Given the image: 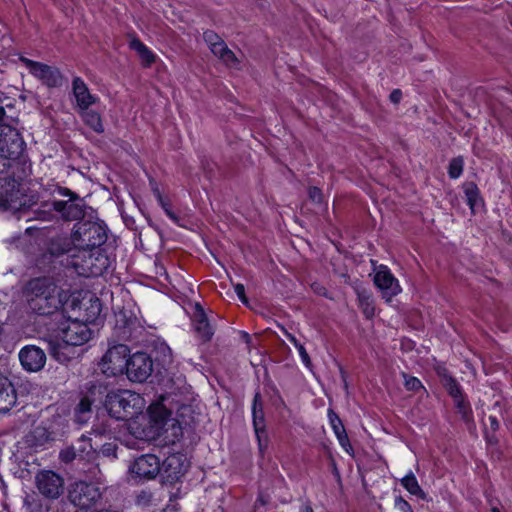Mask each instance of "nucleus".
Wrapping results in <instances>:
<instances>
[{
  "label": "nucleus",
  "instance_id": "nucleus-1",
  "mask_svg": "<svg viewBox=\"0 0 512 512\" xmlns=\"http://www.w3.org/2000/svg\"><path fill=\"white\" fill-rule=\"evenodd\" d=\"M21 176H11L0 172V207L14 213H25L34 210L37 218L50 221L55 218L50 210V196L46 192L20 189ZM46 187L43 188V190Z\"/></svg>",
  "mask_w": 512,
  "mask_h": 512
},
{
  "label": "nucleus",
  "instance_id": "nucleus-2",
  "mask_svg": "<svg viewBox=\"0 0 512 512\" xmlns=\"http://www.w3.org/2000/svg\"><path fill=\"white\" fill-rule=\"evenodd\" d=\"M26 297L30 310L38 315H51L62 306L60 288L48 277L30 280Z\"/></svg>",
  "mask_w": 512,
  "mask_h": 512
},
{
  "label": "nucleus",
  "instance_id": "nucleus-3",
  "mask_svg": "<svg viewBox=\"0 0 512 512\" xmlns=\"http://www.w3.org/2000/svg\"><path fill=\"white\" fill-rule=\"evenodd\" d=\"M44 192L50 196V210L59 214L64 221H77L84 217L85 200L76 192L58 184H49Z\"/></svg>",
  "mask_w": 512,
  "mask_h": 512
},
{
  "label": "nucleus",
  "instance_id": "nucleus-4",
  "mask_svg": "<svg viewBox=\"0 0 512 512\" xmlns=\"http://www.w3.org/2000/svg\"><path fill=\"white\" fill-rule=\"evenodd\" d=\"M26 144L16 127L0 128V172L16 175Z\"/></svg>",
  "mask_w": 512,
  "mask_h": 512
},
{
  "label": "nucleus",
  "instance_id": "nucleus-5",
  "mask_svg": "<svg viewBox=\"0 0 512 512\" xmlns=\"http://www.w3.org/2000/svg\"><path fill=\"white\" fill-rule=\"evenodd\" d=\"M104 407L116 420H128L142 412L144 399L131 390H116L106 394Z\"/></svg>",
  "mask_w": 512,
  "mask_h": 512
},
{
  "label": "nucleus",
  "instance_id": "nucleus-6",
  "mask_svg": "<svg viewBox=\"0 0 512 512\" xmlns=\"http://www.w3.org/2000/svg\"><path fill=\"white\" fill-rule=\"evenodd\" d=\"M61 334V342L58 340L48 342L49 353L57 361H64L66 359V355L61 352L63 344L69 346L84 345L92 338L93 331L87 323L73 320L68 323L67 327L62 329Z\"/></svg>",
  "mask_w": 512,
  "mask_h": 512
},
{
  "label": "nucleus",
  "instance_id": "nucleus-7",
  "mask_svg": "<svg viewBox=\"0 0 512 512\" xmlns=\"http://www.w3.org/2000/svg\"><path fill=\"white\" fill-rule=\"evenodd\" d=\"M107 232L102 221H79L73 227L72 241L78 249H99L107 241Z\"/></svg>",
  "mask_w": 512,
  "mask_h": 512
},
{
  "label": "nucleus",
  "instance_id": "nucleus-8",
  "mask_svg": "<svg viewBox=\"0 0 512 512\" xmlns=\"http://www.w3.org/2000/svg\"><path fill=\"white\" fill-rule=\"evenodd\" d=\"M72 265L79 275L96 277L108 268L109 261L99 249H78L73 255Z\"/></svg>",
  "mask_w": 512,
  "mask_h": 512
},
{
  "label": "nucleus",
  "instance_id": "nucleus-9",
  "mask_svg": "<svg viewBox=\"0 0 512 512\" xmlns=\"http://www.w3.org/2000/svg\"><path fill=\"white\" fill-rule=\"evenodd\" d=\"M130 350L127 345L117 344L110 347L103 355L99 364L107 377H116L126 372Z\"/></svg>",
  "mask_w": 512,
  "mask_h": 512
},
{
  "label": "nucleus",
  "instance_id": "nucleus-10",
  "mask_svg": "<svg viewBox=\"0 0 512 512\" xmlns=\"http://www.w3.org/2000/svg\"><path fill=\"white\" fill-rule=\"evenodd\" d=\"M34 482L38 493L47 500H56L64 493V478L53 470H39Z\"/></svg>",
  "mask_w": 512,
  "mask_h": 512
},
{
  "label": "nucleus",
  "instance_id": "nucleus-11",
  "mask_svg": "<svg viewBox=\"0 0 512 512\" xmlns=\"http://www.w3.org/2000/svg\"><path fill=\"white\" fill-rule=\"evenodd\" d=\"M101 496L100 488L96 484L85 481L75 482L68 492L69 501L80 509L93 507L101 499Z\"/></svg>",
  "mask_w": 512,
  "mask_h": 512
},
{
  "label": "nucleus",
  "instance_id": "nucleus-12",
  "mask_svg": "<svg viewBox=\"0 0 512 512\" xmlns=\"http://www.w3.org/2000/svg\"><path fill=\"white\" fill-rule=\"evenodd\" d=\"M19 60L34 77L42 82V84L48 87H59L62 85L63 76L58 68L31 60L24 56H21Z\"/></svg>",
  "mask_w": 512,
  "mask_h": 512
},
{
  "label": "nucleus",
  "instance_id": "nucleus-13",
  "mask_svg": "<svg viewBox=\"0 0 512 512\" xmlns=\"http://www.w3.org/2000/svg\"><path fill=\"white\" fill-rule=\"evenodd\" d=\"M153 372V361L145 352H136L128 357L125 374L132 382L143 383Z\"/></svg>",
  "mask_w": 512,
  "mask_h": 512
},
{
  "label": "nucleus",
  "instance_id": "nucleus-14",
  "mask_svg": "<svg viewBox=\"0 0 512 512\" xmlns=\"http://www.w3.org/2000/svg\"><path fill=\"white\" fill-rule=\"evenodd\" d=\"M374 284L381 291L386 301H390L401 292L398 280L385 265H380L374 275Z\"/></svg>",
  "mask_w": 512,
  "mask_h": 512
},
{
  "label": "nucleus",
  "instance_id": "nucleus-15",
  "mask_svg": "<svg viewBox=\"0 0 512 512\" xmlns=\"http://www.w3.org/2000/svg\"><path fill=\"white\" fill-rule=\"evenodd\" d=\"M22 368L27 372H38L46 363V354L43 349L36 345L22 347L18 354Z\"/></svg>",
  "mask_w": 512,
  "mask_h": 512
},
{
  "label": "nucleus",
  "instance_id": "nucleus-16",
  "mask_svg": "<svg viewBox=\"0 0 512 512\" xmlns=\"http://www.w3.org/2000/svg\"><path fill=\"white\" fill-rule=\"evenodd\" d=\"M161 470L160 460L154 454H144L130 466L131 473L141 479H154Z\"/></svg>",
  "mask_w": 512,
  "mask_h": 512
},
{
  "label": "nucleus",
  "instance_id": "nucleus-17",
  "mask_svg": "<svg viewBox=\"0 0 512 512\" xmlns=\"http://www.w3.org/2000/svg\"><path fill=\"white\" fill-rule=\"evenodd\" d=\"M17 402V393L8 377L0 372V413H7Z\"/></svg>",
  "mask_w": 512,
  "mask_h": 512
},
{
  "label": "nucleus",
  "instance_id": "nucleus-18",
  "mask_svg": "<svg viewBox=\"0 0 512 512\" xmlns=\"http://www.w3.org/2000/svg\"><path fill=\"white\" fill-rule=\"evenodd\" d=\"M171 413L161 404H153L148 408V423L151 428V437L160 434Z\"/></svg>",
  "mask_w": 512,
  "mask_h": 512
},
{
  "label": "nucleus",
  "instance_id": "nucleus-19",
  "mask_svg": "<svg viewBox=\"0 0 512 512\" xmlns=\"http://www.w3.org/2000/svg\"><path fill=\"white\" fill-rule=\"evenodd\" d=\"M72 90L76 98L78 109L90 108V106L95 104L98 100L96 96L90 93L87 85L80 77L73 79Z\"/></svg>",
  "mask_w": 512,
  "mask_h": 512
},
{
  "label": "nucleus",
  "instance_id": "nucleus-20",
  "mask_svg": "<svg viewBox=\"0 0 512 512\" xmlns=\"http://www.w3.org/2000/svg\"><path fill=\"white\" fill-rule=\"evenodd\" d=\"M194 329L203 342L211 340L214 332L200 304L195 305Z\"/></svg>",
  "mask_w": 512,
  "mask_h": 512
},
{
  "label": "nucleus",
  "instance_id": "nucleus-21",
  "mask_svg": "<svg viewBox=\"0 0 512 512\" xmlns=\"http://www.w3.org/2000/svg\"><path fill=\"white\" fill-rule=\"evenodd\" d=\"M358 305L367 319H371L375 315V306L372 293L363 287L355 288Z\"/></svg>",
  "mask_w": 512,
  "mask_h": 512
},
{
  "label": "nucleus",
  "instance_id": "nucleus-22",
  "mask_svg": "<svg viewBox=\"0 0 512 512\" xmlns=\"http://www.w3.org/2000/svg\"><path fill=\"white\" fill-rule=\"evenodd\" d=\"M167 481L175 482L183 475L182 464L180 463V457L177 455H171L166 458L161 466Z\"/></svg>",
  "mask_w": 512,
  "mask_h": 512
},
{
  "label": "nucleus",
  "instance_id": "nucleus-23",
  "mask_svg": "<svg viewBox=\"0 0 512 512\" xmlns=\"http://www.w3.org/2000/svg\"><path fill=\"white\" fill-rule=\"evenodd\" d=\"M18 124V112L11 103L0 100V128H13Z\"/></svg>",
  "mask_w": 512,
  "mask_h": 512
},
{
  "label": "nucleus",
  "instance_id": "nucleus-24",
  "mask_svg": "<svg viewBox=\"0 0 512 512\" xmlns=\"http://www.w3.org/2000/svg\"><path fill=\"white\" fill-rule=\"evenodd\" d=\"M264 404L262 401L261 393L257 391L254 394L252 402V422L254 430L259 431L266 427L265 415H264Z\"/></svg>",
  "mask_w": 512,
  "mask_h": 512
},
{
  "label": "nucleus",
  "instance_id": "nucleus-25",
  "mask_svg": "<svg viewBox=\"0 0 512 512\" xmlns=\"http://www.w3.org/2000/svg\"><path fill=\"white\" fill-rule=\"evenodd\" d=\"M129 48L137 52L144 67H150L155 62V55L139 38L133 37Z\"/></svg>",
  "mask_w": 512,
  "mask_h": 512
},
{
  "label": "nucleus",
  "instance_id": "nucleus-26",
  "mask_svg": "<svg viewBox=\"0 0 512 512\" xmlns=\"http://www.w3.org/2000/svg\"><path fill=\"white\" fill-rule=\"evenodd\" d=\"M81 308L84 309V321L85 323H94L100 316L102 311V303L99 298L91 297L88 301L82 302Z\"/></svg>",
  "mask_w": 512,
  "mask_h": 512
},
{
  "label": "nucleus",
  "instance_id": "nucleus-27",
  "mask_svg": "<svg viewBox=\"0 0 512 512\" xmlns=\"http://www.w3.org/2000/svg\"><path fill=\"white\" fill-rule=\"evenodd\" d=\"M52 433L44 426H36L27 436V442L31 446L40 447L52 441Z\"/></svg>",
  "mask_w": 512,
  "mask_h": 512
},
{
  "label": "nucleus",
  "instance_id": "nucleus-28",
  "mask_svg": "<svg viewBox=\"0 0 512 512\" xmlns=\"http://www.w3.org/2000/svg\"><path fill=\"white\" fill-rule=\"evenodd\" d=\"M107 385L102 382H90L87 391L84 394L93 404L101 403L104 405L106 394L109 393Z\"/></svg>",
  "mask_w": 512,
  "mask_h": 512
},
{
  "label": "nucleus",
  "instance_id": "nucleus-29",
  "mask_svg": "<svg viewBox=\"0 0 512 512\" xmlns=\"http://www.w3.org/2000/svg\"><path fill=\"white\" fill-rule=\"evenodd\" d=\"M73 243L72 238L64 236H57L52 238L47 247V251L52 256L58 257L71 250V244Z\"/></svg>",
  "mask_w": 512,
  "mask_h": 512
},
{
  "label": "nucleus",
  "instance_id": "nucleus-30",
  "mask_svg": "<svg viewBox=\"0 0 512 512\" xmlns=\"http://www.w3.org/2000/svg\"><path fill=\"white\" fill-rule=\"evenodd\" d=\"M211 52L218 57L221 61H223L227 66L236 67L238 65V59L232 50L228 48L226 43L221 41L213 48L210 49Z\"/></svg>",
  "mask_w": 512,
  "mask_h": 512
},
{
  "label": "nucleus",
  "instance_id": "nucleus-31",
  "mask_svg": "<svg viewBox=\"0 0 512 512\" xmlns=\"http://www.w3.org/2000/svg\"><path fill=\"white\" fill-rule=\"evenodd\" d=\"M454 401L457 413L461 415L462 420L468 426L469 429L475 427L474 418L470 403L465 399L464 395Z\"/></svg>",
  "mask_w": 512,
  "mask_h": 512
},
{
  "label": "nucleus",
  "instance_id": "nucleus-32",
  "mask_svg": "<svg viewBox=\"0 0 512 512\" xmlns=\"http://www.w3.org/2000/svg\"><path fill=\"white\" fill-rule=\"evenodd\" d=\"M76 449L78 456L81 459H86L87 461H95L98 458V453L91 444V438L86 437L85 435H82L78 439V447Z\"/></svg>",
  "mask_w": 512,
  "mask_h": 512
},
{
  "label": "nucleus",
  "instance_id": "nucleus-33",
  "mask_svg": "<svg viewBox=\"0 0 512 512\" xmlns=\"http://www.w3.org/2000/svg\"><path fill=\"white\" fill-rule=\"evenodd\" d=\"M79 113L84 123L88 125L93 131L97 133L103 132V124L99 113L89 108L79 109Z\"/></svg>",
  "mask_w": 512,
  "mask_h": 512
},
{
  "label": "nucleus",
  "instance_id": "nucleus-34",
  "mask_svg": "<svg viewBox=\"0 0 512 512\" xmlns=\"http://www.w3.org/2000/svg\"><path fill=\"white\" fill-rule=\"evenodd\" d=\"M464 192L468 206L472 213H475L476 208L482 204V199L477 185L473 182L466 183Z\"/></svg>",
  "mask_w": 512,
  "mask_h": 512
},
{
  "label": "nucleus",
  "instance_id": "nucleus-35",
  "mask_svg": "<svg viewBox=\"0 0 512 512\" xmlns=\"http://www.w3.org/2000/svg\"><path fill=\"white\" fill-rule=\"evenodd\" d=\"M93 403L83 396L77 406L75 407L74 413L76 421L79 423H86L92 412Z\"/></svg>",
  "mask_w": 512,
  "mask_h": 512
},
{
  "label": "nucleus",
  "instance_id": "nucleus-36",
  "mask_svg": "<svg viewBox=\"0 0 512 512\" xmlns=\"http://www.w3.org/2000/svg\"><path fill=\"white\" fill-rule=\"evenodd\" d=\"M401 485L412 495L417 496L419 498H424L425 493L422 488L418 484V481L412 471L406 474L401 479Z\"/></svg>",
  "mask_w": 512,
  "mask_h": 512
},
{
  "label": "nucleus",
  "instance_id": "nucleus-37",
  "mask_svg": "<svg viewBox=\"0 0 512 512\" xmlns=\"http://www.w3.org/2000/svg\"><path fill=\"white\" fill-rule=\"evenodd\" d=\"M442 385L453 400L463 396L462 389L454 377H448Z\"/></svg>",
  "mask_w": 512,
  "mask_h": 512
},
{
  "label": "nucleus",
  "instance_id": "nucleus-38",
  "mask_svg": "<svg viewBox=\"0 0 512 512\" xmlns=\"http://www.w3.org/2000/svg\"><path fill=\"white\" fill-rule=\"evenodd\" d=\"M286 334H287L289 341L292 342L294 344V346L297 348V351L299 352L304 365L308 368H311L312 362H311L310 356L307 353L305 347L296 339V337L294 335H292L290 333H286Z\"/></svg>",
  "mask_w": 512,
  "mask_h": 512
},
{
  "label": "nucleus",
  "instance_id": "nucleus-39",
  "mask_svg": "<svg viewBox=\"0 0 512 512\" xmlns=\"http://www.w3.org/2000/svg\"><path fill=\"white\" fill-rule=\"evenodd\" d=\"M464 161L461 157L453 158L448 166V175L451 179H457L463 172Z\"/></svg>",
  "mask_w": 512,
  "mask_h": 512
},
{
  "label": "nucleus",
  "instance_id": "nucleus-40",
  "mask_svg": "<svg viewBox=\"0 0 512 512\" xmlns=\"http://www.w3.org/2000/svg\"><path fill=\"white\" fill-rule=\"evenodd\" d=\"M328 418L335 435L338 433H344V431H346L342 420L333 409H328Z\"/></svg>",
  "mask_w": 512,
  "mask_h": 512
},
{
  "label": "nucleus",
  "instance_id": "nucleus-41",
  "mask_svg": "<svg viewBox=\"0 0 512 512\" xmlns=\"http://www.w3.org/2000/svg\"><path fill=\"white\" fill-rule=\"evenodd\" d=\"M77 456H78V452H77L76 447H74V446L67 447V448L61 450L59 453L60 461L63 463H66V464L71 463L73 460L76 459Z\"/></svg>",
  "mask_w": 512,
  "mask_h": 512
},
{
  "label": "nucleus",
  "instance_id": "nucleus-42",
  "mask_svg": "<svg viewBox=\"0 0 512 512\" xmlns=\"http://www.w3.org/2000/svg\"><path fill=\"white\" fill-rule=\"evenodd\" d=\"M158 201L163 210L165 211L166 215L176 224L179 223V217L175 214V212L172 211L170 203L164 199L160 193H158Z\"/></svg>",
  "mask_w": 512,
  "mask_h": 512
},
{
  "label": "nucleus",
  "instance_id": "nucleus-43",
  "mask_svg": "<svg viewBox=\"0 0 512 512\" xmlns=\"http://www.w3.org/2000/svg\"><path fill=\"white\" fill-rule=\"evenodd\" d=\"M404 376V379H405V388L409 391H418L420 390L421 388H423L422 386V383L420 382V380L416 377H413V376H409L407 374H403Z\"/></svg>",
  "mask_w": 512,
  "mask_h": 512
},
{
  "label": "nucleus",
  "instance_id": "nucleus-44",
  "mask_svg": "<svg viewBox=\"0 0 512 512\" xmlns=\"http://www.w3.org/2000/svg\"><path fill=\"white\" fill-rule=\"evenodd\" d=\"M203 39L207 43V45L209 46L210 49L213 48L218 43H220L221 41H223V39L212 30H206L203 33Z\"/></svg>",
  "mask_w": 512,
  "mask_h": 512
},
{
  "label": "nucleus",
  "instance_id": "nucleus-45",
  "mask_svg": "<svg viewBox=\"0 0 512 512\" xmlns=\"http://www.w3.org/2000/svg\"><path fill=\"white\" fill-rule=\"evenodd\" d=\"M254 432L257 438L259 450L261 453H263L268 446V435L266 432V427L260 429L259 431L254 430Z\"/></svg>",
  "mask_w": 512,
  "mask_h": 512
},
{
  "label": "nucleus",
  "instance_id": "nucleus-46",
  "mask_svg": "<svg viewBox=\"0 0 512 512\" xmlns=\"http://www.w3.org/2000/svg\"><path fill=\"white\" fill-rule=\"evenodd\" d=\"M117 446L114 443H105L102 445L98 453V456L102 454L105 457H116Z\"/></svg>",
  "mask_w": 512,
  "mask_h": 512
},
{
  "label": "nucleus",
  "instance_id": "nucleus-47",
  "mask_svg": "<svg viewBox=\"0 0 512 512\" xmlns=\"http://www.w3.org/2000/svg\"><path fill=\"white\" fill-rule=\"evenodd\" d=\"M336 437H337L340 445L345 449V451L348 452L349 454H352L353 448L350 444V441H349L346 431H344V433L336 434Z\"/></svg>",
  "mask_w": 512,
  "mask_h": 512
},
{
  "label": "nucleus",
  "instance_id": "nucleus-48",
  "mask_svg": "<svg viewBox=\"0 0 512 512\" xmlns=\"http://www.w3.org/2000/svg\"><path fill=\"white\" fill-rule=\"evenodd\" d=\"M395 507L401 512H413L411 505L401 496L395 498Z\"/></svg>",
  "mask_w": 512,
  "mask_h": 512
},
{
  "label": "nucleus",
  "instance_id": "nucleus-49",
  "mask_svg": "<svg viewBox=\"0 0 512 512\" xmlns=\"http://www.w3.org/2000/svg\"><path fill=\"white\" fill-rule=\"evenodd\" d=\"M309 198L317 203L322 201V191L318 187H310L308 190Z\"/></svg>",
  "mask_w": 512,
  "mask_h": 512
},
{
  "label": "nucleus",
  "instance_id": "nucleus-50",
  "mask_svg": "<svg viewBox=\"0 0 512 512\" xmlns=\"http://www.w3.org/2000/svg\"><path fill=\"white\" fill-rule=\"evenodd\" d=\"M234 291L237 294L238 298L241 300L243 304L248 303V299L245 294V287L241 283H237L234 285Z\"/></svg>",
  "mask_w": 512,
  "mask_h": 512
},
{
  "label": "nucleus",
  "instance_id": "nucleus-51",
  "mask_svg": "<svg viewBox=\"0 0 512 512\" xmlns=\"http://www.w3.org/2000/svg\"><path fill=\"white\" fill-rule=\"evenodd\" d=\"M436 371H437L438 376L440 377V380H441V383H442V384H443L444 382H446V379H447L448 377H453V376L448 372V370H447L445 367H443V366H439V367H437Z\"/></svg>",
  "mask_w": 512,
  "mask_h": 512
},
{
  "label": "nucleus",
  "instance_id": "nucleus-52",
  "mask_svg": "<svg viewBox=\"0 0 512 512\" xmlns=\"http://www.w3.org/2000/svg\"><path fill=\"white\" fill-rule=\"evenodd\" d=\"M402 92L400 89H394L389 96V99L392 103L398 104L401 101Z\"/></svg>",
  "mask_w": 512,
  "mask_h": 512
},
{
  "label": "nucleus",
  "instance_id": "nucleus-53",
  "mask_svg": "<svg viewBox=\"0 0 512 512\" xmlns=\"http://www.w3.org/2000/svg\"><path fill=\"white\" fill-rule=\"evenodd\" d=\"M488 420L490 424V431L495 433L500 427L498 419L495 416H489Z\"/></svg>",
  "mask_w": 512,
  "mask_h": 512
},
{
  "label": "nucleus",
  "instance_id": "nucleus-54",
  "mask_svg": "<svg viewBox=\"0 0 512 512\" xmlns=\"http://www.w3.org/2000/svg\"><path fill=\"white\" fill-rule=\"evenodd\" d=\"M240 336H241V339L248 345V350L250 351V345H251V341H252L250 334L245 331H241Z\"/></svg>",
  "mask_w": 512,
  "mask_h": 512
},
{
  "label": "nucleus",
  "instance_id": "nucleus-55",
  "mask_svg": "<svg viewBox=\"0 0 512 512\" xmlns=\"http://www.w3.org/2000/svg\"><path fill=\"white\" fill-rule=\"evenodd\" d=\"M485 438H486L487 442L490 443V444H496L497 443V439H496L494 433L493 432L490 433L488 431V429L485 430Z\"/></svg>",
  "mask_w": 512,
  "mask_h": 512
},
{
  "label": "nucleus",
  "instance_id": "nucleus-56",
  "mask_svg": "<svg viewBox=\"0 0 512 512\" xmlns=\"http://www.w3.org/2000/svg\"><path fill=\"white\" fill-rule=\"evenodd\" d=\"M300 512H313V509H312V507L309 504H304L300 508Z\"/></svg>",
  "mask_w": 512,
  "mask_h": 512
},
{
  "label": "nucleus",
  "instance_id": "nucleus-57",
  "mask_svg": "<svg viewBox=\"0 0 512 512\" xmlns=\"http://www.w3.org/2000/svg\"><path fill=\"white\" fill-rule=\"evenodd\" d=\"M491 512H500V510H499L497 507H493V508L491 509Z\"/></svg>",
  "mask_w": 512,
  "mask_h": 512
}]
</instances>
